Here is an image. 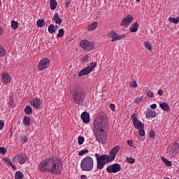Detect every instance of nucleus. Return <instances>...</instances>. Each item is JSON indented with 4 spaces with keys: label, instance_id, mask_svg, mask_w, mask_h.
Instances as JSON below:
<instances>
[{
    "label": "nucleus",
    "instance_id": "nucleus-19",
    "mask_svg": "<svg viewBox=\"0 0 179 179\" xmlns=\"http://www.w3.org/2000/svg\"><path fill=\"white\" fill-rule=\"evenodd\" d=\"M1 80L3 83H9L10 82V77L8 73H3L1 74Z\"/></svg>",
    "mask_w": 179,
    "mask_h": 179
},
{
    "label": "nucleus",
    "instance_id": "nucleus-58",
    "mask_svg": "<svg viewBox=\"0 0 179 179\" xmlns=\"http://www.w3.org/2000/svg\"><path fill=\"white\" fill-rule=\"evenodd\" d=\"M56 27V29H59V27H58V25H56L55 27V28Z\"/></svg>",
    "mask_w": 179,
    "mask_h": 179
},
{
    "label": "nucleus",
    "instance_id": "nucleus-39",
    "mask_svg": "<svg viewBox=\"0 0 179 179\" xmlns=\"http://www.w3.org/2000/svg\"><path fill=\"white\" fill-rule=\"evenodd\" d=\"M86 153H89L88 150H83L78 152V156H83V155H86Z\"/></svg>",
    "mask_w": 179,
    "mask_h": 179
},
{
    "label": "nucleus",
    "instance_id": "nucleus-1",
    "mask_svg": "<svg viewBox=\"0 0 179 179\" xmlns=\"http://www.w3.org/2000/svg\"><path fill=\"white\" fill-rule=\"evenodd\" d=\"M120 152V146L114 147L110 152L109 155H103L99 156V154L95 155V157H96V169L98 170H103L104 169V166L107 164V163H110L111 162H114L115 160V156Z\"/></svg>",
    "mask_w": 179,
    "mask_h": 179
},
{
    "label": "nucleus",
    "instance_id": "nucleus-59",
    "mask_svg": "<svg viewBox=\"0 0 179 179\" xmlns=\"http://www.w3.org/2000/svg\"><path fill=\"white\" fill-rule=\"evenodd\" d=\"M137 2H141V0H136Z\"/></svg>",
    "mask_w": 179,
    "mask_h": 179
},
{
    "label": "nucleus",
    "instance_id": "nucleus-52",
    "mask_svg": "<svg viewBox=\"0 0 179 179\" xmlns=\"http://www.w3.org/2000/svg\"><path fill=\"white\" fill-rule=\"evenodd\" d=\"M150 138H155V131H150Z\"/></svg>",
    "mask_w": 179,
    "mask_h": 179
},
{
    "label": "nucleus",
    "instance_id": "nucleus-23",
    "mask_svg": "<svg viewBox=\"0 0 179 179\" xmlns=\"http://www.w3.org/2000/svg\"><path fill=\"white\" fill-rule=\"evenodd\" d=\"M159 107L164 111H169V110H170V107H169V104L166 102H163V103H160Z\"/></svg>",
    "mask_w": 179,
    "mask_h": 179
},
{
    "label": "nucleus",
    "instance_id": "nucleus-28",
    "mask_svg": "<svg viewBox=\"0 0 179 179\" xmlns=\"http://www.w3.org/2000/svg\"><path fill=\"white\" fill-rule=\"evenodd\" d=\"M24 113L27 114V115H30V114H32L33 113V109L31 108V106H27L24 108Z\"/></svg>",
    "mask_w": 179,
    "mask_h": 179
},
{
    "label": "nucleus",
    "instance_id": "nucleus-13",
    "mask_svg": "<svg viewBox=\"0 0 179 179\" xmlns=\"http://www.w3.org/2000/svg\"><path fill=\"white\" fill-rule=\"evenodd\" d=\"M133 21L134 17H132L131 15H128L122 20L120 26H126V27H128V26H129Z\"/></svg>",
    "mask_w": 179,
    "mask_h": 179
},
{
    "label": "nucleus",
    "instance_id": "nucleus-21",
    "mask_svg": "<svg viewBox=\"0 0 179 179\" xmlns=\"http://www.w3.org/2000/svg\"><path fill=\"white\" fill-rule=\"evenodd\" d=\"M138 27H139V23H138V22L133 23L130 27V32L136 33V31H138Z\"/></svg>",
    "mask_w": 179,
    "mask_h": 179
},
{
    "label": "nucleus",
    "instance_id": "nucleus-35",
    "mask_svg": "<svg viewBox=\"0 0 179 179\" xmlns=\"http://www.w3.org/2000/svg\"><path fill=\"white\" fill-rule=\"evenodd\" d=\"M64 34H65V31H64V29L61 28L57 34V37H59V38H61V37H62Z\"/></svg>",
    "mask_w": 179,
    "mask_h": 179
},
{
    "label": "nucleus",
    "instance_id": "nucleus-10",
    "mask_svg": "<svg viewBox=\"0 0 179 179\" xmlns=\"http://www.w3.org/2000/svg\"><path fill=\"white\" fill-rule=\"evenodd\" d=\"M80 45L83 50H87V51H90V50L94 48V43L87 40L81 41L80 42Z\"/></svg>",
    "mask_w": 179,
    "mask_h": 179
},
{
    "label": "nucleus",
    "instance_id": "nucleus-25",
    "mask_svg": "<svg viewBox=\"0 0 179 179\" xmlns=\"http://www.w3.org/2000/svg\"><path fill=\"white\" fill-rule=\"evenodd\" d=\"M57 3L56 0H50V6L52 10H55V9H57Z\"/></svg>",
    "mask_w": 179,
    "mask_h": 179
},
{
    "label": "nucleus",
    "instance_id": "nucleus-31",
    "mask_svg": "<svg viewBox=\"0 0 179 179\" xmlns=\"http://www.w3.org/2000/svg\"><path fill=\"white\" fill-rule=\"evenodd\" d=\"M162 160L166 166H168V167H171V166L173 165L171 164V161H169V159L164 158V157H162Z\"/></svg>",
    "mask_w": 179,
    "mask_h": 179
},
{
    "label": "nucleus",
    "instance_id": "nucleus-11",
    "mask_svg": "<svg viewBox=\"0 0 179 179\" xmlns=\"http://www.w3.org/2000/svg\"><path fill=\"white\" fill-rule=\"evenodd\" d=\"M106 171H108L110 173H118V171H121V165L118 163H115L112 165H110L106 168Z\"/></svg>",
    "mask_w": 179,
    "mask_h": 179
},
{
    "label": "nucleus",
    "instance_id": "nucleus-14",
    "mask_svg": "<svg viewBox=\"0 0 179 179\" xmlns=\"http://www.w3.org/2000/svg\"><path fill=\"white\" fill-rule=\"evenodd\" d=\"M108 37H110L111 38H113L111 40V42L114 43V41H117V40H121V38H125V35L123 34L122 36H120L117 33H115V31H112L108 34Z\"/></svg>",
    "mask_w": 179,
    "mask_h": 179
},
{
    "label": "nucleus",
    "instance_id": "nucleus-16",
    "mask_svg": "<svg viewBox=\"0 0 179 179\" xmlns=\"http://www.w3.org/2000/svg\"><path fill=\"white\" fill-rule=\"evenodd\" d=\"M31 106L34 107V108H38L40 106H41V103L40 102V99L34 98L32 100L29 101Z\"/></svg>",
    "mask_w": 179,
    "mask_h": 179
},
{
    "label": "nucleus",
    "instance_id": "nucleus-30",
    "mask_svg": "<svg viewBox=\"0 0 179 179\" xmlns=\"http://www.w3.org/2000/svg\"><path fill=\"white\" fill-rule=\"evenodd\" d=\"M48 30L50 34H54L55 33V25L54 24H50L48 26Z\"/></svg>",
    "mask_w": 179,
    "mask_h": 179
},
{
    "label": "nucleus",
    "instance_id": "nucleus-20",
    "mask_svg": "<svg viewBox=\"0 0 179 179\" xmlns=\"http://www.w3.org/2000/svg\"><path fill=\"white\" fill-rule=\"evenodd\" d=\"M39 170L42 173H47V171H48V168L44 160L42 162H41L39 165Z\"/></svg>",
    "mask_w": 179,
    "mask_h": 179
},
{
    "label": "nucleus",
    "instance_id": "nucleus-53",
    "mask_svg": "<svg viewBox=\"0 0 179 179\" xmlns=\"http://www.w3.org/2000/svg\"><path fill=\"white\" fill-rule=\"evenodd\" d=\"M10 166H12L13 170H17V167L15 164H11Z\"/></svg>",
    "mask_w": 179,
    "mask_h": 179
},
{
    "label": "nucleus",
    "instance_id": "nucleus-40",
    "mask_svg": "<svg viewBox=\"0 0 179 179\" xmlns=\"http://www.w3.org/2000/svg\"><path fill=\"white\" fill-rule=\"evenodd\" d=\"M83 142H85V137L79 136L78 137V144L79 145H83Z\"/></svg>",
    "mask_w": 179,
    "mask_h": 179
},
{
    "label": "nucleus",
    "instance_id": "nucleus-49",
    "mask_svg": "<svg viewBox=\"0 0 179 179\" xmlns=\"http://www.w3.org/2000/svg\"><path fill=\"white\" fill-rule=\"evenodd\" d=\"M154 96L155 94L152 91H150L149 92L147 93V97H153Z\"/></svg>",
    "mask_w": 179,
    "mask_h": 179
},
{
    "label": "nucleus",
    "instance_id": "nucleus-4",
    "mask_svg": "<svg viewBox=\"0 0 179 179\" xmlns=\"http://www.w3.org/2000/svg\"><path fill=\"white\" fill-rule=\"evenodd\" d=\"M134 127L138 131V135L140 136H145V124L138 120V115L134 113L131 116Z\"/></svg>",
    "mask_w": 179,
    "mask_h": 179
},
{
    "label": "nucleus",
    "instance_id": "nucleus-41",
    "mask_svg": "<svg viewBox=\"0 0 179 179\" xmlns=\"http://www.w3.org/2000/svg\"><path fill=\"white\" fill-rule=\"evenodd\" d=\"M82 61L83 62H87V61H89V55H83L82 57Z\"/></svg>",
    "mask_w": 179,
    "mask_h": 179
},
{
    "label": "nucleus",
    "instance_id": "nucleus-12",
    "mask_svg": "<svg viewBox=\"0 0 179 179\" xmlns=\"http://www.w3.org/2000/svg\"><path fill=\"white\" fill-rule=\"evenodd\" d=\"M48 65H50V59L48 58L41 60L38 66V71H44L45 68H48Z\"/></svg>",
    "mask_w": 179,
    "mask_h": 179
},
{
    "label": "nucleus",
    "instance_id": "nucleus-46",
    "mask_svg": "<svg viewBox=\"0 0 179 179\" xmlns=\"http://www.w3.org/2000/svg\"><path fill=\"white\" fill-rule=\"evenodd\" d=\"M138 86V84L136 83V81H133L131 84H130V87H136Z\"/></svg>",
    "mask_w": 179,
    "mask_h": 179
},
{
    "label": "nucleus",
    "instance_id": "nucleus-43",
    "mask_svg": "<svg viewBox=\"0 0 179 179\" xmlns=\"http://www.w3.org/2000/svg\"><path fill=\"white\" fill-rule=\"evenodd\" d=\"M3 160H4V162L7 163V164H8L9 166H12V161H10V159L3 158Z\"/></svg>",
    "mask_w": 179,
    "mask_h": 179
},
{
    "label": "nucleus",
    "instance_id": "nucleus-45",
    "mask_svg": "<svg viewBox=\"0 0 179 179\" xmlns=\"http://www.w3.org/2000/svg\"><path fill=\"white\" fill-rule=\"evenodd\" d=\"M145 99H146V97L145 96H141V99H138V98H136V103H138V104H139L140 103H141V101H142L143 100H145Z\"/></svg>",
    "mask_w": 179,
    "mask_h": 179
},
{
    "label": "nucleus",
    "instance_id": "nucleus-27",
    "mask_svg": "<svg viewBox=\"0 0 179 179\" xmlns=\"http://www.w3.org/2000/svg\"><path fill=\"white\" fill-rule=\"evenodd\" d=\"M36 26L38 27H44L45 26V21L43 19H39L36 22Z\"/></svg>",
    "mask_w": 179,
    "mask_h": 179
},
{
    "label": "nucleus",
    "instance_id": "nucleus-34",
    "mask_svg": "<svg viewBox=\"0 0 179 179\" xmlns=\"http://www.w3.org/2000/svg\"><path fill=\"white\" fill-rule=\"evenodd\" d=\"M4 55H6V51L5 50V48L0 45V57H4Z\"/></svg>",
    "mask_w": 179,
    "mask_h": 179
},
{
    "label": "nucleus",
    "instance_id": "nucleus-29",
    "mask_svg": "<svg viewBox=\"0 0 179 179\" xmlns=\"http://www.w3.org/2000/svg\"><path fill=\"white\" fill-rule=\"evenodd\" d=\"M24 177V175L22 173V171H18L15 173V179H22Z\"/></svg>",
    "mask_w": 179,
    "mask_h": 179
},
{
    "label": "nucleus",
    "instance_id": "nucleus-2",
    "mask_svg": "<svg viewBox=\"0 0 179 179\" xmlns=\"http://www.w3.org/2000/svg\"><path fill=\"white\" fill-rule=\"evenodd\" d=\"M94 128H108V117L105 112L98 113L94 120Z\"/></svg>",
    "mask_w": 179,
    "mask_h": 179
},
{
    "label": "nucleus",
    "instance_id": "nucleus-55",
    "mask_svg": "<svg viewBox=\"0 0 179 179\" xmlns=\"http://www.w3.org/2000/svg\"><path fill=\"white\" fill-rule=\"evenodd\" d=\"M2 33H3V29L0 27V36H2Z\"/></svg>",
    "mask_w": 179,
    "mask_h": 179
},
{
    "label": "nucleus",
    "instance_id": "nucleus-9",
    "mask_svg": "<svg viewBox=\"0 0 179 179\" xmlns=\"http://www.w3.org/2000/svg\"><path fill=\"white\" fill-rule=\"evenodd\" d=\"M27 159V155L23 152H21L13 158V162L14 164H24Z\"/></svg>",
    "mask_w": 179,
    "mask_h": 179
},
{
    "label": "nucleus",
    "instance_id": "nucleus-6",
    "mask_svg": "<svg viewBox=\"0 0 179 179\" xmlns=\"http://www.w3.org/2000/svg\"><path fill=\"white\" fill-rule=\"evenodd\" d=\"M103 127H94L93 131L95 138L99 143H106L107 142V133L103 129Z\"/></svg>",
    "mask_w": 179,
    "mask_h": 179
},
{
    "label": "nucleus",
    "instance_id": "nucleus-18",
    "mask_svg": "<svg viewBox=\"0 0 179 179\" xmlns=\"http://www.w3.org/2000/svg\"><path fill=\"white\" fill-rule=\"evenodd\" d=\"M81 120H83V122L85 124L90 122V115H89L87 112H83L81 114Z\"/></svg>",
    "mask_w": 179,
    "mask_h": 179
},
{
    "label": "nucleus",
    "instance_id": "nucleus-5",
    "mask_svg": "<svg viewBox=\"0 0 179 179\" xmlns=\"http://www.w3.org/2000/svg\"><path fill=\"white\" fill-rule=\"evenodd\" d=\"M94 166V160L90 156H87L83 159L80 168L82 171H92Z\"/></svg>",
    "mask_w": 179,
    "mask_h": 179
},
{
    "label": "nucleus",
    "instance_id": "nucleus-17",
    "mask_svg": "<svg viewBox=\"0 0 179 179\" xmlns=\"http://www.w3.org/2000/svg\"><path fill=\"white\" fill-rule=\"evenodd\" d=\"M145 115L147 118H156V117H157V114H156V111L152 110V109L150 108L147 109Z\"/></svg>",
    "mask_w": 179,
    "mask_h": 179
},
{
    "label": "nucleus",
    "instance_id": "nucleus-38",
    "mask_svg": "<svg viewBox=\"0 0 179 179\" xmlns=\"http://www.w3.org/2000/svg\"><path fill=\"white\" fill-rule=\"evenodd\" d=\"M127 163H129V164H134V163H135V159L133 157H127Z\"/></svg>",
    "mask_w": 179,
    "mask_h": 179
},
{
    "label": "nucleus",
    "instance_id": "nucleus-32",
    "mask_svg": "<svg viewBox=\"0 0 179 179\" xmlns=\"http://www.w3.org/2000/svg\"><path fill=\"white\" fill-rule=\"evenodd\" d=\"M169 21L171 22V23H174L175 24H177L179 22V17H169Z\"/></svg>",
    "mask_w": 179,
    "mask_h": 179
},
{
    "label": "nucleus",
    "instance_id": "nucleus-47",
    "mask_svg": "<svg viewBox=\"0 0 179 179\" xmlns=\"http://www.w3.org/2000/svg\"><path fill=\"white\" fill-rule=\"evenodd\" d=\"M27 138L26 136H23L22 138H21V141L22 142V143H26V142H27Z\"/></svg>",
    "mask_w": 179,
    "mask_h": 179
},
{
    "label": "nucleus",
    "instance_id": "nucleus-51",
    "mask_svg": "<svg viewBox=\"0 0 179 179\" xmlns=\"http://www.w3.org/2000/svg\"><path fill=\"white\" fill-rule=\"evenodd\" d=\"M164 93V91H163V90H159L157 92V94H159V96H163Z\"/></svg>",
    "mask_w": 179,
    "mask_h": 179
},
{
    "label": "nucleus",
    "instance_id": "nucleus-15",
    "mask_svg": "<svg viewBox=\"0 0 179 179\" xmlns=\"http://www.w3.org/2000/svg\"><path fill=\"white\" fill-rule=\"evenodd\" d=\"M46 164V166L48 167V170L50 172L51 171V169L52 168V164L55 162L54 160V157H51L50 158H48L45 160H43Z\"/></svg>",
    "mask_w": 179,
    "mask_h": 179
},
{
    "label": "nucleus",
    "instance_id": "nucleus-8",
    "mask_svg": "<svg viewBox=\"0 0 179 179\" xmlns=\"http://www.w3.org/2000/svg\"><path fill=\"white\" fill-rule=\"evenodd\" d=\"M96 66H97V63L92 62L90 66L83 69L78 73V76L82 77L86 75H89L90 72L93 71V69H94Z\"/></svg>",
    "mask_w": 179,
    "mask_h": 179
},
{
    "label": "nucleus",
    "instance_id": "nucleus-26",
    "mask_svg": "<svg viewBox=\"0 0 179 179\" xmlns=\"http://www.w3.org/2000/svg\"><path fill=\"white\" fill-rule=\"evenodd\" d=\"M96 27H97V22H94L88 26V31H93V30H96Z\"/></svg>",
    "mask_w": 179,
    "mask_h": 179
},
{
    "label": "nucleus",
    "instance_id": "nucleus-57",
    "mask_svg": "<svg viewBox=\"0 0 179 179\" xmlns=\"http://www.w3.org/2000/svg\"><path fill=\"white\" fill-rule=\"evenodd\" d=\"M80 178H81V179H86V178H87L86 175H82V176H80Z\"/></svg>",
    "mask_w": 179,
    "mask_h": 179
},
{
    "label": "nucleus",
    "instance_id": "nucleus-54",
    "mask_svg": "<svg viewBox=\"0 0 179 179\" xmlns=\"http://www.w3.org/2000/svg\"><path fill=\"white\" fill-rule=\"evenodd\" d=\"M150 107L152 110H155L156 107H157V105H156V103H154V104L151 105Z\"/></svg>",
    "mask_w": 179,
    "mask_h": 179
},
{
    "label": "nucleus",
    "instance_id": "nucleus-33",
    "mask_svg": "<svg viewBox=\"0 0 179 179\" xmlns=\"http://www.w3.org/2000/svg\"><path fill=\"white\" fill-rule=\"evenodd\" d=\"M11 27L13 30H16L17 27H19V23L15 20H13L11 22Z\"/></svg>",
    "mask_w": 179,
    "mask_h": 179
},
{
    "label": "nucleus",
    "instance_id": "nucleus-61",
    "mask_svg": "<svg viewBox=\"0 0 179 179\" xmlns=\"http://www.w3.org/2000/svg\"><path fill=\"white\" fill-rule=\"evenodd\" d=\"M166 179H170L169 178H166Z\"/></svg>",
    "mask_w": 179,
    "mask_h": 179
},
{
    "label": "nucleus",
    "instance_id": "nucleus-36",
    "mask_svg": "<svg viewBox=\"0 0 179 179\" xmlns=\"http://www.w3.org/2000/svg\"><path fill=\"white\" fill-rule=\"evenodd\" d=\"M144 46L148 48L149 51H152V45H150L149 41L144 42Z\"/></svg>",
    "mask_w": 179,
    "mask_h": 179
},
{
    "label": "nucleus",
    "instance_id": "nucleus-60",
    "mask_svg": "<svg viewBox=\"0 0 179 179\" xmlns=\"http://www.w3.org/2000/svg\"><path fill=\"white\" fill-rule=\"evenodd\" d=\"M0 6H1V0H0Z\"/></svg>",
    "mask_w": 179,
    "mask_h": 179
},
{
    "label": "nucleus",
    "instance_id": "nucleus-48",
    "mask_svg": "<svg viewBox=\"0 0 179 179\" xmlns=\"http://www.w3.org/2000/svg\"><path fill=\"white\" fill-rule=\"evenodd\" d=\"M127 144L129 145V146H130V148L134 147V141H132V140H128Z\"/></svg>",
    "mask_w": 179,
    "mask_h": 179
},
{
    "label": "nucleus",
    "instance_id": "nucleus-37",
    "mask_svg": "<svg viewBox=\"0 0 179 179\" xmlns=\"http://www.w3.org/2000/svg\"><path fill=\"white\" fill-rule=\"evenodd\" d=\"M8 104L10 106V107H13V106H15V101L13 100V96H10Z\"/></svg>",
    "mask_w": 179,
    "mask_h": 179
},
{
    "label": "nucleus",
    "instance_id": "nucleus-50",
    "mask_svg": "<svg viewBox=\"0 0 179 179\" xmlns=\"http://www.w3.org/2000/svg\"><path fill=\"white\" fill-rule=\"evenodd\" d=\"M110 108L112 110V111H115V105L110 103Z\"/></svg>",
    "mask_w": 179,
    "mask_h": 179
},
{
    "label": "nucleus",
    "instance_id": "nucleus-44",
    "mask_svg": "<svg viewBox=\"0 0 179 179\" xmlns=\"http://www.w3.org/2000/svg\"><path fill=\"white\" fill-rule=\"evenodd\" d=\"M0 153L1 155H5V153H6V148H5L3 147H1L0 148Z\"/></svg>",
    "mask_w": 179,
    "mask_h": 179
},
{
    "label": "nucleus",
    "instance_id": "nucleus-42",
    "mask_svg": "<svg viewBox=\"0 0 179 179\" xmlns=\"http://www.w3.org/2000/svg\"><path fill=\"white\" fill-rule=\"evenodd\" d=\"M3 127H5V121L0 120V131L3 129Z\"/></svg>",
    "mask_w": 179,
    "mask_h": 179
},
{
    "label": "nucleus",
    "instance_id": "nucleus-56",
    "mask_svg": "<svg viewBox=\"0 0 179 179\" xmlns=\"http://www.w3.org/2000/svg\"><path fill=\"white\" fill-rule=\"evenodd\" d=\"M65 6H66V8H68V6H69V1H66Z\"/></svg>",
    "mask_w": 179,
    "mask_h": 179
},
{
    "label": "nucleus",
    "instance_id": "nucleus-22",
    "mask_svg": "<svg viewBox=\"0 0 179 179\" xmlns=\"http://www.w3.org/2000/svg\"><path fill=\"white\" fill-rule=\"evenodd\" d=\"M52 20H54V22H55L56 24H61V23H62V20H61L59 18V15L56 13L54 16H53V19Z\"/></svg>",
    "mask_w": 179,
    "mask_h": 179
},
{
    "label": "nucleus",
    "instance_id": "nucleus-7",
    "mask_svg": "<svg viewBox=\"0 0 179 179\" xmlns=\"http://www.w3.org/2000/svg\"><path fill=\"white\" fill-rule=\"evenodd\" d=\"M64 164H62V160L57 159L53 162L52 168L50 169V173H52L53 174H57V176H59L61 173H62V167Z\"/></svg>",
    "mask_w": 179,
    "mask_h": 179
},
{
    "label": "nucleus",
    "instance_id": "nucleus-24",
    "mask_svg": "<svg viewBox=\"0 0 179 179\" xmlns=\"http://www.w3.org/2000/svg\"><path fill=\"white\" fill-rule=\"evenodd\" d=\"M31 122V119L29 117V116H24L23 119V124L26 127L30 126V123Z\"/></svg>",
    "mask_w": 179,
    "mask_h": 179
},
{
    "label": "nucleus",
    "instance_id": "nucleus-3",
    "mask_svg": "<svg viewBox=\"0 0 179 179\" xmlns=\"http://www.w3.org/2000/svg\"><path fill=\"white\" fill-rule=\"evenodd\" d=\"M86 99V93L85 91L79 87H76L73 91V103L78 106H83Z\"/></svg>",
    "mask_w": 179,
    "mask_h": 179
}]
</instances>
